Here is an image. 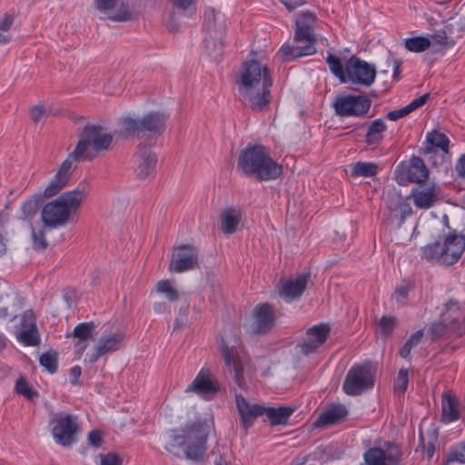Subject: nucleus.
Instances as JSON below:
<instances>
[{
	"mask_svg": "<svg viewBox=\"0 0 465 465\" xmlns=\"http://www.w3.org/2000/svg\"><path fill=\"white\" fill-rule=\"evenodd\" d=\"M433 338L438 339L448 333L461 336L465 333V312L460 311L457 302L446 303L445 311L441 312V320L430 328Z\"/></svg>",
	"mask_w": 465,
	"mask_h": 465,
	"instance_id": "obj_9",
	"label": "nucleus"
},
{
	"mask_svg": "<svg viewBox=\"0 0 465 465\" xmlns=\"http://www.w3.org/2000/svg\"><path fill=\"white\" fill-rule=\"evenodd\" d=\"M409 384V372L407 369H401L394 381V391L399 396L404 395Z\"/></svg>",
	"mask_w": 465,
	"mask_h": 465,
	"instance_id": "obj_44",
	"label": "nucleus"
},
{
	"mask_svg": "<svg viewBox=\"0 0 465 465\" xmlns=\"http://www.w3.org/2000/svg\"><path fill=\"white\" fill-rule=\"evenodd\" d=\"M465 251V235L456 231L444 234L433 243L421 248V257L443 266L459 262Z\"/></svg>",
	"mask_w": 465,
	"mask_h": 465,
	"instance_id": "obj_5",
	"label": "nucleus"
},
{
	"mask_svg": "<svg viewBox=\"0 0 465 465\" xmlns=\"http://www.w3.org/2000/svg\"><path fill=\"white\" fill-rule=\"evenodd\" d=\"M49 426L54 442L64 447L71 446L80 430L77 416L64 411L54 414Z\"/></svg>",
	"mask_w": 465,
	"mask_h": 465,
	"instance_id": "obj_10",
	"label": "nucleus"
},
{
	"mask_svg": "<svg viewBox=\"0 0 465 465\" xmlns=\"http://www.w3.org/2000/svg\"><path fill=\"white\" fill-rule=\"evenodd\" d=\"M376 68L373 64L351 56L346 61V82L370 86L375 80Z\"/></svg>",
	"mask_w": 465,
	"mask_h": 465,
	"instance_id": "obj_13",
	"label": "nucleus"
},
{
	"mask_svg": "<svg viewBox=\"0 0 465 465\" xmlns=\"http://www.w3.org/2000/svg\"><path fill=\"white\" fill-rule=\"evenodd\" d=\"M387 209L390 212L389 219L391 223H396L401 226L406 217L412 214V210L409 203L395 193H388L384 199Z\"/></svg>",
	"mask_w": 465,
	"mask_h": 465,
	"instance_id": "obj_19",
	"label": "nucleus"
},
{
	"mask_svg": "<svg viewBox=\"0 0 465 465\" xmlns=\"http://www.w3.org/2000/svg\"><path fill=\"white\" fill-rule=\"evenodd\" d=\"M309 273H300L296 278L282 279L278 285V293L287 302L299 299L304 292L308 281Z\"/></svg>",
	"mask_w": 465,
	"mask_h": 465,
	"instance_id": "obj_16",
	"label": "nucleus"
},
{
	"mask_svg": "<svg viewBox=\"0 0 465 465\" xmlns=\"http://www.w3.org/2000/svg\"><path fill=\"white\" fill-rule=\"evenodd\" d=\"M125 334L116 324H110L103 330L94 345L87 351L85 361L96 362L102 356L112 354L124 346Z\"/></svg>",
	"mask_w": 465,
	"mask_h": 465,
	"instance_id": "obj_8",
	"label": "nucleus"
},
{
	"mask_svg": "<svg viewBox=\"0 0 465 465\" xmlns=\"http://www.w3.org/2000/svg\"><path fill=\"white\" fill-rule=\"evenodd\" d=\"M461 406L457 398L450 391L441 398V421L450 423L460 418Z\"/></svg>",
	"mask_w": 465,
	"mask_h": 465,
	"instance_id": "obj_27",
	"label": "nucleus"
},
{
	"mask_svg": "<svg viewBox=\"0 0 465 465\" xmlns=\"http://www.w3.org/2000/svg\"><path fill=\"white\" fill-rule=\"evenodd\" d=\"M456 171L460 177H465V154L456 163Z\"/></svg>",
	"mask_w": 465,
	"mask_h": 465,
	"instance_id": "obj_64",
	"label": "nucleus"
},
{
	"mask_svg": "<svg viewBox=\"0 0 465 465\" xmlns=\"http://www.w3.org/2000/svg\"><path fill=\"white\" fill-rule=\"evenodd\" d=\"M158 293L164 294L170 302H176L179 299V292L173 287L169 280H161L156 285Z\"/></svg>",
	"mask_w": 465,
	"mask_h": 465,
	"instance_id": "obj_42",
	"label": "nucleus"
},
{
	"mask_svg": "<svg viewBox=\"0 0 465 465\" xmlns=\"http://www.w3.org/2000/svg\"><path fill=\"white\" fill-rule=\"evenodd\" d=\"M94 329L95 324L93 322H81L74 327L71 334L67 335L76 339L74 346L78 354L82 355L87 349V342L93 338Z\"/></svg>",
	"mask_w": 465,
	"mask_h": 465,
	"instance_id": "obj_26",
	"label": "nucleus"
},
{
	"mask_svg": "<svg viewBox=\"0 0 465 465\" xmlns=\"http://www.w3.org/2000/svg\"><path fill=\"white\" fill-rule=\"evenodd\" d=\"M408 114H409L408 110L404 106L401 109L389 112L387 114L386 117L391 121H397L402 117H405Z\"/></svg>",
	"mask_w": 465,
	"mask_h": 465,
	"instance_id": "obj_60",
	"label": "nucleus"
},
{
	"mask_svg": "<svg viewBox=\"0 0 465 465\" xmlns=\"http://www.w3.org/2000/svg\"><path fill=\"white\" fill-rule=\"evenodd\" d=\"M85 188L66 192L57 199L48 203L42 210L41 217L45 226L57 228L64 226L75 213L82 201L85 198Z\"/></svg>",
	"mask_w": 465,
	"mask_h": 465,
	"instance_id": "obj_4",
	"label": "nucleus"
},
{
	"mask_svg": "<svg viewBox=\"0 0 465 465\" xmlns=\"http://www.w3.org/2000/svg\"><path fill=\"white\" fill-rule=\"evenodd\" d=\"M370 107L371 100L367 95H341L333 103L336 114L341 117L364 115Z\"/></svg>",
	"mask_w": 465,
	"mask_h": 465,
	"instance_id": "obj_12",
	"label": "nucleus"
},
{
	"mask_svg": "<svg viewBox=\"0 0 465 465\" xmlns=\"http://www.w3.org/2000/svg\"><path fill=\"white\" fill-rule=\"evenodd\" d=\"M431 41L425 36H415L407 38L404 41L405 48L413 53H421L430 46Z\"/></svg>",
	"mask_w": 465,
	"mask_h": 465,
	"instance_id": "obj_39",
	"label": "nucleus"
},
{
	"mask_svg": "<svg viewBox=\"0 0 465 465\" xmlns=\"http://www.w3.org/2000/svg\"><path fill=\"white\" fill-rule=\"evenodd\" d=\"M326 63L328 64L331 73L340 79L341 82H346V64L342 65L339 57L329 54L326 57Z\"/></svg>",
	"mask_w": 465,
	"mask_h": 465,
	"instance_id": "obj_40",
	"label": "nucleus"
},
{
	"mask_svg": "<svg viewBox=\"0 0 465 465\" xmlns=\"http://www.w3.org/2000/svg\"><path fill=\"white\" fill-rule=\"evenodd\" d=\"M222 355L224 359L225 364L232 368L233 380L239 388H245V380L243 376V363L239 357H235L232 349L228 345H223L222 348Z\"/></svg>",
	"mask_w": 465,
	"mask_h": 465,
	"instance_id": "obj_29",
	"label": "nucleus"
},
{
	"mask_svg": "<svg viewBox=\"0 0 465 465\" xmlns=\"http://www.w3.org/2000/svg\"><path fill=\"white\" fill-rule=\"evenodd\" d=\"M387 125L381 119L372 121L368 128L365 142L371 148H377L383 139V133L386 131Z\"/></svg>",
	"mask_w": 465,
	"mask_h": 465,
	"instance_id": "obj_33",
	"label": "nucleus"
},
{
	"mask_svg": "<svg viewBox=\"0 0 465 465\" xmlns=\"http://www.w3.org/2000/svg\"><path fill=\"white\" fill-rule=\"evenodd\" d=\"M211 456L214 465H231V455L227 449H224L223 452L220 450L213 451Z\"/></svg>",
	"mask_w": 465,
	"mask_h": 465,
	"instance_id": "obj_52",
	"label": "nucleus"
},
{
	"mask_svg": "<svg viewBox=\"0 0 465 465\" xmlns=\"http://www.w3.org/2000/svg\"><path fill=\"white\" fill-rule=\"evenodd\" d=\"M101 465H122L121 459L114 453L101 455Z\"/></svg>",
	"mask_w": 465,
	"mask_h": 465,
	"instance_id": "obj_59",
	"label": "nucleus"
},
{
	"mask_svg": "<svg viewBox=\"0 0 465 465\" xmlns=\"http://www.w3.org/2000/svg\"><path fill=\"white\" fill-rule=\"evenodd\" d=\"M114 22H124L132 19V13L127 5L123 4L116 13L108 16Z\"/></svg>",
	"mask_w": 465,
	"mask_h": 465,
	"instance_id": "obj_48",
	"label": "nucleus"
},
{
	"mask_svg": "<svg viewBox=\"0 0 465 465\" xmlns=\"http://www.w3.org/2000/svg\"><path fill=\"white\" fill-rule=\"evenodd\" d=\"M32 237L34 241V248L37 250L45 249L47 242L45 241V233L43 231L35 232L33 231Z\"/></svg>",
	"mask_w": 465,
	"mask_h": 465,
	"instance_id": "obj_53",
	"label": "nucleus"
},
{
	"mask_svg": "<svg viewBox=\"0 0 465 465\" xmlns=\"http://www.w3.org/2000/svg\"><path fill=\"white\" fill-rule=\"evenodd\" d=\"M429 94H422L421 96L415 98L412 100L409 104H407L405 107L408 110V113L411 114V112L415 111L419 107L422 106L426 104V102L429 99Z\"/></svg>",
	"mask_w": 465,
	"mask_h": 465,
	"instance_id": "obj_55",
	"label": "nucleus"
},
{
	"mask_svg": "<svg viewBox=\"0 0 465 465\" xmlns=\"http://www.w3.org/2000/svg\"><path fill=\"white\" fill-rule=\"evenodd\" d=\"M396 326V319L391 316H382L379 321V328L381 333L388 337L391 334Z\"/></svg>",
	"mask_w": 465,
	"mask_h": 465,
	"instance_id": "obj_47",
	"label": "nucleus"
},
{
	"mask_svg": "<svg viewBox=\"0 0 465 465\" xmlns=\"http://www.w3.org/2000/svg\"><path fill=\"white\" fill-rule=\"evenodd\" d=\"M378 164L371 162H357L351 165V175L353 177H372L378 173Z\"/></svg>",
	"mask_w": 465,
	"mask_h": 465,
	"instance_id": "obj_36",
	"label": "nucleus"
},
{
	"mask_svg": "<svg viewBox=\"0 0 465 465\" xmlns=\"http://www.w3.org/2000/svg\"><path fill=\"white\" fill-rule=\"evenodd\" d=\"M82 373V370L80 366H74L70 370V379L73 384H76L78 382V379L80 378Z\"/></svg>",
	"mask_w": 465,
	"mask_h": 465,
	"instance_id": "obj_63",
	"label": "nucleus"
},
{
	"mask_svg": "<svg viewBox=\"0 0 465 465\" xmlns=\"http://www.w3.org/2000/svg\"><path fill=\"white\" fill-rule=\"evenodd\" d=\"M236 406L241 415L242 426L248 429L252 421L259 416L263 415L264 406L260 404H251L242 395H236Z\"/></svg>",
	"mask_w": 465,
	"mask_h": 465,
	"instance_id": "obj_24",
	"label": "nucleus"
},
{
	"mask_svg": "<svg viewBox=\"0 0 465 465\" xmlns=\"http://www.w3.org/2000/svg\"><path fill=\"white\" fill-rule=\"evenodd\" d=\"M15 390L18 393L26 397L27 399H32L35 396V392L30 388L26 380L23 377L19 378L15 383Z\"/></svg>",
	"mask_w": 465,
	"mask_h": 465,
	"instance_id": "obj_51",
	"label": "nucleus"
},
{
	"mask_svg": "<svg viewBox=\"0 0 465 465\" xmlns=\"http://www.w3.org/2000/svg\"><path fill=\"white\" fill-rule=\"evenodd\" d=\"M294 411L295 408L289 406H281L278 408L264 407L263 414L267 416L272 425H279L286 423Z\"/></svg>",
	"mask_w": 465,
	"mask_h": 465,
	"instance_id": "obj_34",
	"label": "nucleus"
},
{
	"mask_svg": "<svg viewBox=\"0 0 465 465\" xmlns=\"http://www.w3.org/2000/svg\"><path fill=\"white\" fill-rule=\"evenodd\" d=\"M375 367L371 362L353 365L347 372L342 389L347 395L357 396L374 385Z\"/></svg>",
	"mask_w": 465,
	"mask_h": 465,
	"instance_id": "obj_11",
	"label": "nucleus"
},
{
	"mask_svg": "<svg viewBox=\"0 0 465 465\" xmlns=\"http://www.w3.org/2000/svg\"><path fill=\"white\" fill-rule=\"evenodd\" d=\"M186 391H194L201 397L203 395V368H202L193 381L188 386Z\"/></svg>",
	"mask_w": 465,
	"mask_h": 465,
	"instance_id": "obj_50",
	"label": "nucleus"
},
{
	"mask_svg": "<svg viewBox=\"0 0 465 465\" xmlns=\"http://www.w3.org/2000/svg\"><path fill=\"white\" fill-rule=\"evenodd\" d=\"M422 336H423L422 331H418L414 332L410 337V339L405 342V344L402 346V348L401 349V351H400L401 357H402V358L409 357V355L411 351V349L413 348V346L417 345L420 341Z\"/></svg>",
	"mask_w": 465,
	"mask_h": 465,
	"instance_id": "obj_46",
	"label": "nucleus"
},
{
	"mask_svg": "<svg viewBox=\"0 0 465 465\" xmlns=\"http://www.w3.org/2000/svg\"><path fill=\"white\" fill-rule=\"evenodd\" d=\"M198 262V252L192 245L175 247L169 264L171 272L183 273L193 270Z\"/></svg>",
	"mask_w": 465,
	"mask_h": 465,
	"instance_id": "obj_14",
	"label": "nucleus"
},
{
	"mask_svg": "<svg viewBox=\"0 0 465 465\" xmlns=\"http://www.w3.org/2000/svg\"><path fill=\"white\" fill-rule=\"evenodd\" d=\"M14 23V17L8 13L4 14L0 16V32L6 35V33L10 30L11 26Z\"/></svg>",
	"mask_w": 465,
	"mask_h": 465,
	"instance_id": "obj_57",
	"label": "nucleus"
},
{
	"mask_svg": "<svg viewBox=\"0 0 465 465\" xmlns=\"http://www.w3.org/2000/svg\"><path fill=\"white\" fill-rule=\"evenodd\" d=\"M225 391L224 387L219 382L216 377L205 370V401L213 400L219 393Z\"/></svg>",
	"mask_w": 465,
	"mask_h": 465,
	"instance_id": "obj_37",
	"label": "nucleus"
},
{
	"mask_svg": "<svg viewBox=\"0 0 465 465\" xmlns=\"http://www.w3.org/2000/svg\"><path fill=\"white\" fill-rule=\"evenodd\" d=\"M87 440L91 446L99 448L103 443V433L98 430H94L89 432Z\"/></svg>",
	"mask_w": 465,
	"mask_h": 465,
	"instance_id": "obj_54",
	"label": "nucleus"
},
{
	"mask_svg": "<svg viewBox=\"0 0 465 465\" xmlns=\"http://www.w3.org/2000/svg\"><path fill=\"white\" fill-rule=\"evenodd\" d=\"M367 465H399L401 453L396 447L390 446L387 450L372 447L363 455Z\"/></svg>",
	"mask_w": 465,
	"mask_h": 465,
	"instance_id": "obj_18",
	"label": "nucleus"
},
{
	"mask_svg": "<svg viewBox=\"0 0 465 465\" xmlns=\"http://www.w3.org/2000/svg\"><path fill=\"white\" fill-rule=\"evenodd\" d=\"M75 162L76 161L69 154V156L62 163L54 178L49 182L43 192L42 195L45 198L54 196L67 185L71 178V174L76 167Z\"/></svg>",
	"mask_w": 465,
	"mask_h": 465,
	"instance_id": "obj_15",
	"label": "nucleus"
},
{
	"mask_svg": "<svg viewBox=\"0 0 465 465\" xmlns=\"http://www.w3.org/2000/svg\"><path fill=\"white\" fill-rule=\"evenodd\" d=\"M275 322V312L269 303L256 305L253 310L252 331L256 333L269 331Z\"/></svg>",
	"mask_w": 465,
	"mask_h": 465,
	"instance_id": "obj_22",
	"label": "nucleus"
},
{
	"mask_svg": "<svg viewBox=\"0 0 465 465\" xmlns=\"http://www.w3.org/2000/svg\"><path fill=\"white\" fill-rule=\"evenodd\" d=\"M168 115L163 113L151 112L141 119L142 130L153 136L160 135L164 128Z\"/></svg>",
	"mask_w": 465,
	"mask_h": 465,
	"instance_id": "obj_30",
	"label": "nucleus"
},
{
	"mask_svg": "<svg viewBox=\"0 0 465 465\" xmlns=\"http://www.w3.org/2000/svg\"><path fill=\"white\" fill-rule=\"evenodd\" d=\"M237 84L240 94L253 110L262 111L269 105L272 81L266 65L255 60L243 63Z\"/></svg>",
	"mask_w": 465,
	"mask_h": 465,
	"instance_id": "obj_1",
	"label": "nucleus"
},
{
	"mask_svg": "<svg viewBox=\"0 0 465 465\" xmlns=\"http://www.w3.org/2000/svg\"><path fill=\"white\" fill-rule=\"evenodd\" d=\"M20 327L16 335L19 342L25 346H36L40 343V334L33 311L28 310L22 314Z\"/></svg>",
	"mask_w": 465,
	"mask_h": 465,
	"instance_id": "obj_17",
	"label": "nucleus"
},
{
	"mask_svg": "<svg viewBox=\"0 0 465 465\" xmlns=\"http://www.w3.org/2000/svg\"><path fill=\"white\" fill-rule=\"evenodd\" d=\"M39 361L40 364L50 373H54L57 371V354L54 351L42 354Z\"/></svg>",
	"mask_w": 465,
	"mask_h": 465,
	"instance_id": "obj_45",
	"label": "nucleus"
},
{
	"mask_svg": "<svg viewBox=\"0 0 465 465\" xmlns=\"http://www.w3.org/2000/svg\"><path fill=\"white\" fill-rule=\"evenodd\" d=\"M118 0H95L96 8L104 13L111 11L117 4Z\"/></svg>",
	"mask_w": 465,
	"mask_h": 465,
	"instance_id": "obj_58",
	"label": "nucleus"
},
{
	"mask_svg": "<svg viewBox=\"0 0 465 465\" xmlns=\"http://www.w3.org/2000/svg\"><path fill=\"white\" fill-rule=\"evenodd\" d=\"M140 132H143L142 130V122L141 119H134L130 116H126L121 119L120 121V133L125 136H133Z\"/></svg>",
	"mask_w": 465,
	"mask_h": 465,
	"instance_id": "obj_38",
	"label": "nucleus"
},
{
	"mask_svg": "<svg viewBox=\"0 0 465 465\" xmlns=\"http://www.w3.org/2000/svg\"><path fill=\"white\" fill-rule=\"evenodd\" d=\"M113 142V135L104 127L86 124L83 129L78 143L70 155L75 160L93 159L97 153L107 151Z\"/></svg>",
	"mask_w": 465,
	"mask_h": 465,
	"instance_id": "obj_7",
	"label": "nucleus"
},
{
	"mask_svg": "<svg viewBox=\"0 0 465 465\" xmlns=\"http://www.w3.org/2000/svg\"><path fill=\"white\" fill-rule=\"evenodd\" d=\"M206 18L208 21L207 25H205V30L208 31L210 36L223 40L226 32L224 15L212 8L205 11V19Z\"/></svg>",
	"mask_w": 465,
	"mask_h": 465,
	"instance_id": "obj_28",
	"label": "nucleus"
},
{
	"mask_svg": "<svg viewBox=\"0 0 465 465\" xmlns=\"http://www.w3.org/2000/svg\"><path fill=\"white\" fill-rule=\"evenodd\" d=\"M44 198L45 197L42 195V193H38L24 202L21 210L25 218L29 219L36 214L39 203L43 201Z\"/></svg>",
	"mask_w": 465,
	"mask_h": 465,
	"instance_id": "obj_41",
	"label": "nucleus"
},
{
	"mask_svg": "<svg viewBox=\"0 0 465 465\" xmlns=\"http://www.w3.org/2000/svg\"><path fill=\"white\" fill-rule=\"evenodd\" d=\"M429 176V170L423 160L420 157L413 156L410 160L407 169V177L410 182L418 184L423 183Z\"/></svg>",
	"mask_w": 465,
	"mask_h": 465,
	"instance_id": "obj_31",
	"label": "nucleus"
},
{
	"mask_svg": "<svg viewBox=\"0 0 465 465\" xmlns=\"http://www.w3.org/2000/svg\"><path fill=\"white\" fill-rule=\"evenodd\" d=\"M348 411L342 404H331L319 415L314 421V427L322 428L341 422L347 416Z\"/></svg>",
	"mask_w": 465,
	"mask_h": 465,
	"instance_id": "obj_25",
	"label": "nucleus"
},
{
	"mask_svg": "<svg viewBox=\"0 0 465 465\" xmlns=\"http://www.w3.org/2000/svg\"><path fill=\"white\" fill-rule=\"evenodd\" d=\"M157 159L145 145H139L134 154V167L140 179L149 177L155 170Z\"/></svg>",
	"mask_w": 465,
	"mask_h": 465,
	"instance_id": "obj_21",
	"label": "nucleus"
},
{
	"mask_svg": "<svg viewBox=\"0 0 465 465\" xmlns=\"http://www.w3.org/2000/svg\"><path fill=\"white\" fill-rule=\"evenodd\" d=\"M6 228L4 220L0 217V257L6 252Z\"/></svg>",
	"mask_w": 465,
	"mask_h": 465,
	"instance_id": "obj_56",
	"label": "nucleus"
},
{
	"mask_svg": "<svg viewBox=\"0 0 465 465\" xmlns=\"http://www.w3.org/2000/svg\"><path fill=\"white\" fill-rule=\"evenodd\" d=\"M426 142L429 144L426 149L428 153H430L436 149L441 150L444 153H449L450 141L449 138L442 133L438 131L428 133L426 135Z\"/></svg>",
	"mask_w": 465,
	"mask_h": 465,
	"instance_id": "obj_35",
	"label": "nucleus"
},
{
	"mask_svg": "<svg viewBox=\"0 0 465 465\" xmlns=\"http://www.w3.org/2000/svg\"><path fill=\"white\" fill-rule=\"evenodd\" d=\"M388 65L392 67L393 78L395 80L400 79L401 62L397 59H389L387 61Z\"/></svg>",
	"mask_w": 465,
	"mask_h": 465,
	"instance_id": "obj_61",
	"label": "nucleus"
},
{
	"mask_svg": "<svg viewBox=\"0 0 465 465\" xmlns=\"http://www.w3.org/2000/svg\"><path fill=\"white\" fill-rule=\"evenodd\" d=\"M448 460L465 463V440L452 449Z\"/></svg>",
	"mask_w": 465,
	"mask_h": 465,
	"instance_id": "obj_49",
	"label": "nucleus"
},
{
	"mask_svg": "<svg viewBox=\"0 0 465 465\" xmlns=\"http://www.w3.org/2000/svg\"><path fill=\"white\" fill-rule=\"evenodd\" d=\"M237 168L247 176L255 177L258 181L274 180L282 173V167L262 145L246 147L238 158Z\"/></svg>",
	"mask_w": 465,
	"mask_h": 465,
	"instance_id": "obj_2",
	"label": "nucleus"
},
{
	"mask_svg": "<svg viewBox=\"0 0 465 465\" xmlns=\"http://www.w3.org/2000/svg\"><path fill=\"white\" fill-rule=\"evenodd\" d=\"M331 328L328 324L314 325L306 331L305 340L299 344L302 353L308 355L314 352L326 341Z\"/></svg>",
	"mask_w": 465,
	"mask_h": 465,
	"instance_id": "obj_20",
	"label": "nucleus"
},
{
	"mask_svg": "<svg viewBox=\"0 0 465 465\" xmlns=\"http://www.w3.org/2000/svg\"><path fill=\"white\" fill-rule=\"evenodd\" d=\"M409 290L407 287L401 286L396 289L394 298L400 303H403L408 296Z\"/></svg>",
	"mask_w": 465,
	"mask_h": 465,
	"instance_id": "obj_62",
	"label": "nucleus"
},
{
	"mask_svg": "<svg viewBox=\"0 0 465 465\" xmlns=\"http://www.w3.org/2000/svg\"><path fill=\"white\" fill-rule=\"evenodd\" d=\"M419 209H429L438 200L436 186L433 183H420L411 190L409 196Z\"/></svg>",
	"mask_w": 465,
	"mask_h": 465,
	"instance_id": "obj_23",
	"label": "nucleus"
},
{
	"mask_svg": "<svg viewBox=\"0 0 465 465\" xmlns=\"http://www.w3.org/2000/svg\"><path fill=\"white\" fill-rule=\"evenodd\" d=\"M165 450L180 456L182 452L189 460L198 461L203 456V431L202 423L187 424L184 428L172 430L166 438Z\"/></svg>",
	"mask_w": 465,
	"mask_h": 465,
	"instance_id": "obj_3",
	"label": "nucleus"
},
{
	"mask_svg": "<svg viewBox=\"0 0 465 465\" xmlns=\"http://www.w3.org/2000/svg\"><path fill=\"white\" fill-rule=\"evenodd\" d=\"M315 15L304 13L296 21L294 41L304 42V45H283L277 53L282 61H291L299 57L312 55L316 52L313 25Z\"/></svg>",
	"mask_w": 465,
	"mask_h": 465,
	"instance_id": "obj_6",
	"label": "nucleus"
},
{
	"mask_svg": "<svg viewBox=\"0 0 465 465\" xmlns=\"http://www.w3.org/2000/svg\"><path fill=\"white\" fill-rule=\"evenodd\" d=\"M242 215L240 211L228 208L221 213V230L226 235L232 234L238 229Z\"/></svg>",
	"mask_w": 465,
	"mask_h": 465,
	"instance_id": "obj_32",
	"label": "nucleus"
},
{
	"mask_svg": "<svg viewBox=\"0 0 465 465\" xmlns=\"http://www.w3.org/2000/svg\"><path fill=\"white\" fill-rule=\"evenodd\" d=\"M29 114L35 123H39L43 119L54 114L50 106H45L42 104L32 106L29 110Z\"/></svg>",
	"mask_w": 465,
	"mask_h": 465,
	"instance_id": "obj_43",
	"label": "nucleus"
}]
</instances>
